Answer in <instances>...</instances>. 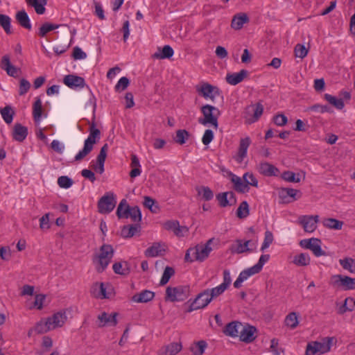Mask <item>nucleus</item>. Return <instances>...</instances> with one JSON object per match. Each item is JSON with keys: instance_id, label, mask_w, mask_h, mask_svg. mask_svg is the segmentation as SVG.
I'll use <instances>...</instances> for the list:
<instances>
[{"instance_id": "f257e3e1", "label": "nucleus", "mask_w": 355, "mask_h": 355, "mask_svg": "<svg viewBox=\"0 0 355 355\" xmlns=\"http://www.w3.org/2000/svg\"><path fill=\"white\" fill-rule=\"evenodd\" d=\"M114 256L112 245H101L99 251L94 254L92 261L98 273L103 272L110 264Z\"/></svg>"}, {"instance_id": "f03ea898", "label": "nucleus", "mask_w": 355, "mask_h": 355, "mask_svg": "<svg viewBox=\"0 0 355 355\" xmlns=\"http://www.w3.org/2000/svg\"><path fill=\"white\" fill-rule=\"evenodd\" d=\"M89 135L85 139L83 148L75 156L76 161H81L87 155H89L94 148V145L96 144L101 138V132L96 128L94 121L89 126Z\"/></svg>"}, {"instance_id": "7ed1b4c3", "label": "nucleus", "mask_w": 355, "mask_h": 355, "mask_svg": "<svg viewBox=\"0 0 355 355\" xmlns=\"http://www.w3.org/2000/svg\"><path fill=\"white\" fill-rule=\"evenodd\" d=\"M67 318L65 311H59L49 318L45 322H39L36 325L35 331L37 334H44L57 327H60L64 324Z\"/></svg>"}, {"instance_id": "20e7f679", "label": "nucleus", "mask_w": 355, "mask_h": 355, "mask_svg": "<svg viewBox=\"0 0 355 355\" xmlns=\"http://www.w3.org/2000/svg\"><path fill=\"white\" fill-rule=\"evenodd\" d=\"M200 111L203 117L198 119V123L203 125H210L217 129L218 127V117L220 115L219 110L213 105L207 104L201 107Z\"/></svg>"}, {"instance_id": "39448f33", "label": "nucleus", "mask_w": 355, "mask_h": 355, "mask_svg": "<svg viewBox=\"0 0 355 355\" xmlns=\"http://www.w3.org/2000/svg\"><path fill=\"white\" fill-rule=\"evenodd\" d=\"M211 250L210 245H194L187 250L185 260L190 262L202 261L209 256Z\"/></svg>"}, {"instance_id": "423d86ee", "label": "nucleus", "mask_w": 355, "mask_h": 355, "mask_svg": "<svg viewBox=\"0 0 355 355\" xmlns=\"http://www.w3.org/2000/svg\"><path fill=\"white\" fill-rule=\"evenodd\" d=\"M189 295V287L187 286H168L166 289V300L171 302H182Z\"/></svg>"}, {"instance_id": "0eeeda50", "label": "nucleus", "mask_w": 355, "mask_h": 355, "mask_svg": "<svg viewBox=\"0 0 355 355\" xmlns=\"http://www.w3.org/2000/svg\"><path fill=\"white\" fill-rule=\"evenodd\" d=\"M211 301L212 300L210 298L208 291L205 289L196 295L195 299L191 303L187 312L204 309L207 306Z\"/></svg>"}, {"instance_id": "6e6552de", "label": "nucleus", "mask_w": 355, "mask_h": 355, "mask_svg": "<svg viewBox=\"0 0 355 355\" xmlns=\"http://www.w3.org/2000/svg\"><path fill=\"white\" fill-rule=\"evenodd\" d=\"M319 221L318 215H302L297 218L298 223L303 227L306 232H313L317 228V224Z\"/></svg>"}, {"instance_id": "1a4fd4ad", "label": "nucleus", "mask_w": 355, "mask_h": 355, "mask_svg": "<svg viewBox=\"0 0 355 355\" xmlns=\"http://www.w3.org/2000/svg\"><path fill=\"white\" fill-rule=\"evenodd\" d=\"M263 112V106L258 103L256 105H251L246 107L245 119L248 123H252L258 121Z\"/></svg>"}, {"instance_id": "9d476101", "label": "nucleus", "mask_w": 355, "mask_h": 355, "mask_svg": "<svg viewBox=\"0 0 355 355\" xmlns=\"http://www.w3.org/2000/svg\"><path fill=\"white\" fill-rule=\"evenodd\" d=\"M118 315L119 313L116 312H113L112 313H108L105 311L102 312L97 317L98 327H115L118 323Z\"/></svg>"}, {"instance_id": "9b49d317", "label": "nucleus", "mask_w": 355, "mask_h": 355, "mask_svg": "<svg viewBox=\"0 0 355 355\" xmlns=\"http://www.w3.org/2000/svg\"><path fill=\"white\" fill-rule=\"evenodd\" d=\"M116 205V200L113 193L103 196L98 201V211L101 214H108L111 212Z\"/></svg>"}, {"instance_id": "f8f14e48", "label": "nucleus", "mask_w": 355, "mask_h": 355, "mask_svg": "<svg viewBox=\"0 0 355 355\" xmlns=\"http://www.w3.org/2000/svg\"><path fill=\"white\" fill-rule=\"evenodd\" d=\"M251 144V139L249 137L241 138L239 141L238 152L234 157V159L239 164L242 163L244 158L247 156L248 147Z\"/></svg>"}, {"instance_id": "ddd939ff", "label": "nucleus", "mask_w": 355, "mask_h": 355, "mask_svg": "<svg viewBox=\"0 0 355 355\" xmlns=\"http://www.w3.org/2000/svg\"><path fill=\"white\" fill-rule=\"evenodd\" d=\"M333 279H334V284H339L345 290L355 289V278L337 275H334Z\"/></svg>"}, {"instance_id": "4468645a", "label": "nucleus", "mask_w": 355, "mask_h": 355, "mask_svg": "<svg viewBox=\"0 0 355 355\" xmlns=\"http://www.w3.org/2000/svg\"><path fill=\"white\" fill-rule=\"evenodd\" d=\"M63 83L71 89L83 88L85 85L83 78L73 74L67 75L64 77Z\"/></svg>"}, {"instance_id": "2eb2a0df", "label": "nucleus", "mask_w": 355, "mask_h": 355, "mask_svg": "<svg viewBox=\"0 0 355 355\" xmlns=\"http://www.w3.org/2000/svg\"><path fill=\"white\" fill-rule=\"evenodd\" d=\"M197 91L205 98H210L214 101L215 96L218 94V89L209 83H203Z\"/></svg>"}, {"instance_id": "dca6fc26", "label": "nucleus", "mask_w": 355, "mask_h": 355, "mask_svg": "<svg viewBox=\"0 0 355 355\" xmlns=\"http://www.w3.org/2000/svg\"><path fill=\"white\" fill-rule=\"evenodd\" d=\"M242 329L243 324L241 322L238 321H232L225 326L223 330V332L225 336L236 338L239 336L240 331Z\"/></svg>"}, {"instance_id": "f3484780", "label": "nucleus", "mask_w": 355, "mask_h": 355, "mask_svg": "<svg viewBox=\"0 0 355 355\" xmlns=\"http://www.w3.org/2000/svg\"><path fill=\"white\" fill-rule=\"evenodd\" d=\"M256 328L250 325H243V329L240 331L239 338L240 340L249 343L252 342L256 336L254 333L256 332Z\"/></svg>"}, {"instance_id": "a211bd4d", "label": "nucleus", "mask_w": 355, "mask_h": 355, "mask_svg": "<svg viewBox=\"0 0 355 355\" xmlns=\"http://www.w3.org/2000/svg\"><path fill=\"white\" fill-rule=\"evenodd\" d=\"M165 228L173 232L174 234L179 237L185 236L189 232V229L186 226H180L176 220L166 222Z\"/></svg>"}, {"instance_id": "6ab92c4d", "label": "nucleus", "mask_w": 355, "mask_h": 355, "mask_svg": "<svg viewBox=\"0 0 355 355\" xmlns=\"http://www.w3.org/2000/svg\"><path fill=\"white\" fill-rule=\"evenodd\" d=\"M1 67L6 71L8 75L14 78L18 76V73L20 71L19 68H17L10 63V56L8 55L3 56L1 61Z\"/></svg>"}, {"instance_id": "aec40b11", "label": "nucleus", "mask_w": 355, "mask_h": 355, "mask_svg": "<svg viewBox=\"0 0 355 355\" xmlns=\"http://www.w3.org/2000/svg\"><path fill=\"white\" fill-rule=\"evenodd\" d=\"M258 170L261 174L266 176H277L279 173V170L277 167L266 162H261Z\"/></svg>"}, {"instance_id": "412c9836", "label": "nucleus", "mask_w": 355, "mask_h": 355, "mask_svg": "<svg viewBox=\"0 0 355 355\" xmlns=\"http://www.w3.org/2000/svg\"><path fill=\"white\" fill-rule=\"evenodd\" d=\"M231 181L234 184V189L239 193H246L249 191V187L243 180V178H240L233 173H230Z\"/></svg>"}, {"instance_id": "4be33fe9", "label": "nucleus", "mask_w": 355, "mask_h": 355, "mask_svg": "<svg viewBox=\"0 0 355 355\" xmlns=\"http://www.w3.org/2000/svg\"><path fill=\"white\" fill-rule=\"evenodd\" d=\"M28 135V129L21 123H16L13 127L12 137L15 140L21 142Z\"/></svg>"}, {"instance_id": "5701e85b", "label": "nucleus", "mask_w": 355, "mask_h": 355, "mask_svg": "<svg viewBox=\"0 0 355 355\" xmlns=\"http://www.w3.org/2000/svg\"><path fill=\"white\" fill-rule=\"evenodd\" d=\"M247 70L242 69L239 73H228L226 76V81L232 85H236L243 81L248 76Z\"/></svg>"}, {"instance_id": "b1692460", "label": "nucleus", "mask_w": 355, "mask_h": 355, "mask_svg": "<svg viewBox=\"0 0 355 355\" xmlns=\"http://www.w3.org/2000/svg\"><path fill=\"white\" fill-rule=\"evenodd\" d=\"M154 297V292L148 290H144L139 293L134 295L132 297V300L137 303H146L151 301Z\"/></svg>"}, {"instance_id": "393cba45", "label": "nucleus", "mask_w": 355, "mask_h": 355, "mask_svg": "<svg viewBox=\"0 0 355 355\" xmlns=\"http://www.w3.org/2000/svg\"><path fill=\"white\" fill-rule=\"evenodd\" d=\"M182 345L180 343H172L162 347L159 350V355H175L182 349Z\"/></svg>"}, {"instance_id": "a878e982", "label": "nucleus", "mask_w": 355, "mask_h": 355, "mask_svg": "<svg viewBox=\"0 0 355 355\" xmlns=\"http://www.w3.org/2000/svg\"><path fill=\"white\" fill-rule=\"evenodd\" d=\"M94 289H99V292L97 294H94L95 296L100 299L110 298L111 297V293H107V289L113 291L112 286L109 284L104 283H96L94 284Z\"/></svg>"}, {"instance_id": "bb28decb", "label": "nucleus", "mask_w": 355, "mask_h": 355, "mask_svg": "<svg viewBox=\"0 0 355 355\" xmlns=\"http://www.w3.org/2000/svg\"><path fill=\"white\" fill-rule=\"evenodd\" d=\"M249 18L245 13H239L236 15L231 23V26L235 30H240L244 24L248 22Z\"/></svg>"}, {"instance_id": "cd10ccee", "label": "nucleus", "mask_w": 355, "mask_h": 355, "mask_svg": "<svg viewBox=\"0 0 355 355\" xmlns=\"http://www.w3.org/2000/svg\"><path fill=\"white\" fill-rule=\"evenodd\" d=\"M15 18L21 26L28 30L31 29L32 26L30 19L25 10H23L17 12Z\"/></svg>"}, {"instance_id": "c85d7f7f", "label": "nucleus", "mask_w": 355, "mask_h": 355, "mask_svg": "<svg viewBox=\"0 0 355 355\" xmlns=\"http://www.w3.org/2000/svg\"><path fill=\"white\" fill-rule=\"evenodd\" d=\"M166 250V245H151L145 251V255L148 257L163 256Z\"/></svg>"}, {"instance_id": "c756f323", "label": "nucleus", "mask_w": 355, "mask_h": 355, "mask_svg": "<svg viewBox=\"0 0 355 355\" xmlns=\"http://www.w3.org/2000/svg\"><path fill=\"white\" fill-rule=\"evenodd\" d=\"M291 262L297 266H306L310 264V257L307 253H300L291 257Z\"/></svg>"}, {"instance_id": "7c9ffc66", "label": "nucleus", "mask_w": 355, "mask_h": 355, "mask_svg": "<svg viewBox=\"0 0 355 355\" xmlns=\"http://www.w3.org/2000/svg\"><path fill=\"white\" fill-rule=\"evenodd\" d=\"M173 53V49L169 45H165L162 49L158 48L157 51L153 55V58L155 59L170 58Z\"/></svg>"}, {"instance_id": "2f4dec72", "label": "nucleus", "mask_w": 355, "mask_h": 355, "mask_svg": "<svg viewBox=\"0 0 355 355\" xmlns=\"http://www.w3.org/2000/svg\"><path fill=\"white\" fill-rule=\"evenodd\" d=\"M60 26L64 27L67 28V30H69V26H67V25H58L46 22L40 26L37 34L40 37H44L49 32L57 29Z\"/></svg>"}, {"instance_id": "473e14b6", "label": "nucleus", "mask_w": 355, "mask_h": 355, "mask_svg": "<svg viewBox=\"0 0 355 355\" xmlns=\"http://www.w3.org/2000/svg\"><path fill=\"white\" fill-rule=\"evenodd\" d=\"M140 228L141 227L139 224L123 226L121 235L124 238H130L139 232Z\"/></svg>"}, {"instance_id": "72a5a7b5", "label": "nucleus", "mask_w": 355, "mask_h": 355, "mask_svg": "<svg viewBox=\"0 0 355 355\" xmlns=\"http://www.w3.org/2000/svg\"><path fill=\"white\" fill-rule=\"evenodd\" d=\"M127 217L125 218H130L133 222H139L141 220V211L137 206L130 207L127 206L126 207Z\"/></svg>"}, {"instance_id": "f704fd0d", "label": "nucleus", "mask_w": 355, "mask_h": 355, "mask_svg": "<svg viewBox=\"0 0 355 355\" xmlns=\"http://www.w3.org/2000/svg\"><path fill=\"white\" fill-rule=\"evenodd\" d=\"M28 6L34 8L35 12L39 15L44 13L45 5L47 3V0H26Z\"/></svg>"}, {"instance_id": "c9c22d12", "label": "nucleus", "mask_w": 355, "mask_h": 355, "mask_svg": "<svg viewBox=\"0 0 355 355\" xmlns=\"http://www.w3.org/2000/svg\"><path fill=\"white\" fill-rule=\"evenodd\" d=\"M322 223L324 227L336 230H341L344 224L343 221L331 218L324 219Z\"/></svg>"}, {"instance_id": "e433bc0d", "label": "nucleus", "mask_w": 355, "mask_h": 355, "mask_svg": "<svg viewBox=\"0 0 355 355\" xmlns=\"http://www.w3.org/2000/svg\"><path fill=\"white\" fill-rule=\"evenodd\" d=\"M42 113V105L41 99L37 97L33 106V116L35 122L41 120Z\"/></svg>"}, {"instance_id": "4c0bfd02", "label": "nucleus", "mask_w": 355, "mask_h": 355, "mask_svg": "<svg viewBox=\"0 0 355 355\" xmlns=\"http://www.w3.org/2000/svg\"><path fill=\"white\" fill-rule=\"evenodd\" d=\"M207 344L205 340H200L194 343L190 347L193 355H202Z\"/></svg>"}, {"instance_id": "58836bf2", "label": "nucleus", "mask_w": 355, "mask_h": 355, "mask_svg": "<svg viewBox=\"0 0 355 355\" xmlns=\"http://www.w3.org/2000/svg\"><path fill=\"white\" fill-rule=\"evenodd\" d=\"M0 112L4 121L7 124H10L15 115V112L12 110V107L9 105H7L1 109Z\"/></svg>"}, {"instance_id": "ea45409f", "label": "nucleus", "mask_w": 355, "mask_h": 355, "mask_svg": "<svg viewBox=\"0 0 355 355\" xmlns=\"http://www.w3.org/2000/svg\"><path fill=\"white\" fill-rule=\"evenodd\" d=\"M333 340V338L328 337L326 338L322 343L315 342V345L317 346L318 349H320L319 352L320 354H324L330 350Z\"/></svg>"}, {"instance_id": "a19ab883", "label": "nucleus", "mask_w": 355, "mask_h": 355, "mask_svg": "<svg viewBox=\"0 0 355 355\" xmlns=\"http://www.w3.org/2000/svg\"><path fill=\"white\" fill-rule=\"evenodd\" d=\"M112 268L115 273L121 275H128L130 271L127 262L115 263Z\"/></svg>"}, {"instance_id": "79ce46f5", "label": "nucleus", "mask_w": 355, "mask_h": 355, "mask_svg": "<svg viewBox=\"0 0 355 355\" xmlns=\"http://www.w3.org/2000/svg\"><path fill=\"white\" fill-rule=\"evenodd\" d=\"M324 97L327 101H328L331 105L334 106L338 110H342L345 106L343 100L342 98H337L336 97L328 94H325Z\"/></svg>"}, {"instance_id": "37998d69", "label": "nucleus", "mask_w": 355, "mask_h": 355, "mask_svg": "<svg viewBox=\"0 0 355 355\" xmlns=\"http://www.w3.org/2000/svg\"><path fill=\"white\" fill-rule=\"evenodd\" d=\"M339 263L345 270L355 274V259L346 257L345 259H340Z\"/></svg>"}, {"instance_id": "c03bdc74", "label": "nucleus", "mask_w": 355, "mask_h": 355, "mask_svg": "<svg viewBox=\"0 0 355 355\" xmlns=\"http://www.w3.org/2000/svg\"><path fill=\"white\" fill-rule=\"evenodd\" d=\"M11 19L6 15L0 14V26L7 34H11Z\"/></svg>"}, {"instance_id": "a18cd8bd", "label": "nucleus", "mask_w": 355, "mask_h": 355, "mask_svg": "<svg viewBox=\"0 0 355 355\" xmlns=\"http://www.w3.org/2000/svg\"><path fill=\"white\" fill-rule=\"evenodd\" d=\"M355 306V300L352 297L345 299L344 304L339 308L338 313L343 314L346 311H352Z\"/></svg>"}, {"instance_id": "49530a36", "label": "nucleus", "mask_w": 355, "mask_h": 355, "mask_svg": "<svg viewBox=\"0 0 355 355\" xmlns=\"http://www.w3.org/2000/svg\"><path fill=\"white\" fill-rule=\"evenodd\" d=\"M198 194L202 196V199L209 201L214 198L213 191L208 187L202 186L196 189Z\"/></svg>"}, {"instance_id": "de8ad7c7", "label": "nucleus", "mask_w": 355, "mask_h": 355, "mask_svg": "<svg viewBox=\"0 0 355 355\" xmlns=\"http://www.w3.org/2000/svg\"><path fill=\"white\" fill-rule=\"evenodd\" d=\"M174 274L175 270L172 267L166 266L164 270L159 285L164 286L168 282L170 278L174 275Z\"/></svg>"}, {"instance_id": "09e8293b", "label": "nucleus", "mask_w": 355, "mask_h": 355, "mask_svg": "<svg viewBox=\"0 0 355 355\" xmlns=\"http://www.w3.org/2000/svg\"><path fill=\"white\" fill-rule=\"evenodd\" d=\"M298 323V318L295 312L290 313L285 318L286 325L291 329H295Z\"/></svg>"}, {"instance_id": "8fccbe9b", "label": "nucleus", "mask_w": 355, "mask_h": 355, "mask_svg": "<svg viewBox=\"0 0 355 355\" xmlns=\"http://www.w3.org/2000/svg\"><path fill=\"white\" fill-rule=\"evenodd\" d=\"M249 215V205L246 201H243L236 211V216L239 218H244Z\"/></svg>"}, {"instance_id": "3c124183", "label": "nucleus", "mask_w": 355, "mask_h": 355, "mask_svg": "<svg viewBox=\"0 0 355 355\" xmlns=\"http://www.w3.org/2000/svg\"><path fill=\"white\" fill-rule=\"evenodd\" d=\"M206 290L208 291L210 298L213 300L214 299L222 295L227 290V288L220 284L216 287L212 288H207Z\"/></svg>"}, {"instance_id": "603ef678", "label": "nucleus", "mask_w": 355, "mask_h": 355, "mask_svg": "<svg viewBox=\"0 0 355 355\" xmlns=\"http://www.w3.org/2000/svg\"><path fill=\"white\" fill-rule=\"evenodd\" d=\"M306 111H311L319 113L331 112V110L328 105H323L320 104H315L307 107Z\"/></svg>"}, {"instance_id": "864d4df0", "label": "nucleus", "mask_w": 355, "mask_h": 355, "mask_svg": "<svg viewBox=\"0 0 355 355\" xmlns=\"http://www.w3.org/2000/svg\"><path fill=\"white\" fill-rule=\"evenodd\" d=\"M189 134L186 130H178L176 132V137L175 141L176 143L182 145L188 139Z\"/></svg>"}, {"instance_id": "5fc2aeb1", "label": "nucleus", "mask_w": 355, "mask_h": 355, "mask_svg": "<svg viewBox=\"0 0 355 355\" xmlns=\"http://www.w3.org/2000/svg\"><path fill=\"white\" fill-rule=\"evenodd\" d=\"M127 206H129V205H128L126 200L123 199L120 202V203L117 207V209H116V215L119 218H125V217H127V213H128V211H126Z\"/></svg>"}, {"instance_id": "6e6d98bb", "label": "nucleus", "mask_w": 355, "mask_h": 355, "mask_svg": "<svg viewBox=\"0 0 355 355\" xmlns=\"http://www.w3.org/2000/svg\"><path fill=\"white\" fill-rule=\"evenodd\" d=\"M243 180L247 184V187L252 186L254 187H258V180L255 176L251 173H245L243 176Z\"/></svg>"}, {"instance_id": "4d7b16f0", "label": "nucleus", "mask_w": 355, "mask_h": 355, "mask_svg": "<svg viewBox=\"0 0 355 355\" xmlns=\"http://www.w3.org/2000/svg\"><path fill=\"white\" fill-rule=\"evenodd\" d=\"M282 178L289 182H300V178L299 175H296V174L292 171H285L283 173L282 175Z\"/></svg>"}, {"instance_id": "13d9d810", "label": "nucleus", "mask_w": 355, "mask_h": 355, "mask_svg": "<svg viewBox=\"0 0 355 355\" xmlns=\"http://www.w3.org/2000/svg\"><path fill=\"white\" fill-rule=\"evenodd\" d=\"M58 184L61 188L68 189L73 184V180L67 176H60L58 179Z\"/></svg>"}, {"instance_id": "bf43d9fd", "label": "nucleus", "mask_w": 355, "mask_h": 355, "mask_svg": "<svg viewBox=\"0 0 355 355\" xmlns=\"http://www.w3.org/2000/svg\"><path fill=\"white\" fill-rule=\"evenodd\" d=\"M31 83L25 78H21L19 82V94L24 96L31 88Z\"/></svg>"}, {"instance_id": "052dcab7", "label": "nucleus", "mask_w": 355, "mask_h": 355, "mask_svg": "<svg viewBox=\"0 0 355 355\" xmlns=\"http://www.w3.org/2000/svg\"><path fill=\"white\" fill-rule=\"evenodd\" d=\"M259 273L256 269L252 266L251 268H249L246 270H243L239 275V278L242 281L244 282L249 277Z\"/></svg>"}, {"instance_id": "680f3d73", "label": "nucleus", "mask_w": 355, "mask_h": 355, "mask_svg": "<svg viewBox=\"0 0 355 355\" xmlns=\"http://www.w3.org/2000/svg\"><path fill=\"white\" fill-rule=\"evenodd\" d=\"M108 150L107 144H105L103 147L101 148L100 153L96 158L97 164H105V161L107 157V152Z\"/></svg>"}, {"instance_id": "e2e57ef3", "label": "nucleus", "mask_w": 355, "mask_h": 355, "mask_svg": "<svg viewBox=\"0 0 355 355\" xmlns=\"http://www.w3.org/2000/svg\"><path fill=\"white\" fill-rule=\"evenodd\" d=\"M308 49L302 44H298L295 47V54L296 57L304 58L307 55Z\"/></svg>"}, {"instance_id": "0e129e2a", "label": "nucleus", "mask_w": 355, "mask_h": 355, "mask_svg": "<svg viewBox=\"0 0 355 355\" xmlns=\"http://www.w3.org/2000/svg\"><path fill=\"white\" fill-rule=\"evenodd\" d=\"M129 84H130L129 79L126 77H122L119 79V80L115 85V90L116 91H123L128 87Z\"/></svg>"}, {"instance_id": "69168bd1", "label": "nucleus", "mask_w": 355, "mask_h": 355, "mask_svg": "<svg viewBox=\"0 0 355 355\" xmlns=\"http://www.w3.org/2000/svg\"><path fill=\"white\" fill-rule=\"evenodd\" d=\"M216 198L218 200L220 207H225L231 206L230 201L227 200V193L226 192L218 193L216 196Z\"/></svg>"}, {"instance_id": "338daca9", "label": "nucleus", "mask_w": 355, "mask_h": 355, "mask_svg": "<svg viewBox=\"0 0 355 355\" xmlns=\"http://www.w3.org/2000/svg\"><path fill=\"white\" fill-rule=\"evenodd\" d=\"M269 254H262L260 257L258 263L253 266V267L257 270L258 272H259L261 270L263 265L269 260Z\"/></svg>"}, {"instance_id": "774afa93", "label": "nucleus", "mask_w": 355, "mask_h": 355, "mask_svg": "<svg viewBox=\"0 0 355 355\" xmlns=\"http://www.w3.org/2000/svg\"><path fill=\"white\" fill-rule=\"evenodd\" d=\"M0 257L5 261H8L11 257V250L9 245H3L0 248Z\"/></svg>"}]
</instances>
